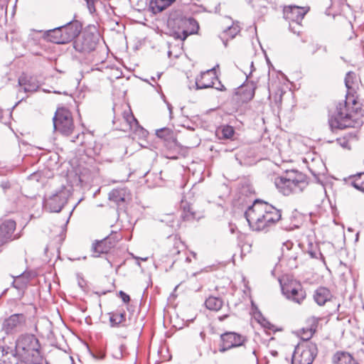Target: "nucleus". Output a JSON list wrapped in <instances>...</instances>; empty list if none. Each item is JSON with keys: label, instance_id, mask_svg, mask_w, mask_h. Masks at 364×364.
I'll return each mask as SVG.
<instances>
[{"label": "nucleus", "instance_id": "f257e3e1", "mask_svg": "<svg viewBox=\"0 0 364 364\" xmlns=\"http://www.w3.org/2000/svg\"><path fill=\"white\" fill-rule=\"evenodd\" d=\"M245 216L253 230L268 231L282 218V210L268 203L257 199L245 213Z\"/></svg>", "mask_w": 364, "mask_h": 364}, {"label": "nucleus", "instance_id": "f03ea898", "mask_svg": "<svg viewBox=\"0 0 364 364\" xmlns=\"http://www.w3.org/2000/svg\"><path fill=\"white\" fill-rule=\"evenodd\" d=\"M355 107H350L345 102H338L335 109L330 112L328 124L331 131L344 129L348 127H359L363 124V110L353 100Z\"/></svg>", "mask_w": 364, "mask_h": 364}, {"label": "nucleus", "instance_id": "7ed1b4c3", "mask_svg": "<svg viewBox=\"0 0 364 364\" xmlns=\"http://www.w3.org/2000/svg\"><path fill=\"white\" fill-rule=\"evenodd\" d=\"M274 183L279 192L284 196L299 193L308 185L305 175L294 170L287 171L286 176L276 177Z\"/></svg>", "mask_w": 364, "mask_h": 364}, {"label": "nucleus", "instance_id": "20e7f679", "mask_svg": "<svg viewBox=\"0 0 364 364\" xmlns=\"http://www.w3.org/2000/svg\"><path fill=\"white\" fill-rule=\"evenodd\" d=\"M82 24L78 21H70L44 32L43 37L48 41L56 44H65L77 37L82 31Z\"/></svg>", "mask_w": 364, "mask_h": 364}, {"label": "nucleus", "instance_id": "39448f33", "mask_svg": "<svg viewBox=\"0 0 364 364\" xmlns=\"http://www.w3.org/2000/svg\"><path fill=\"white\" fill-rule=\"evenodd\" d=\"M317 353V346L314 343L298 345L291 355V364H312Z\"/></svg>", "mask_w": 364, "mask_h": 364}, {"label": "nucleus", "instance_id": "423d86ee", "mask_svg": "<svg viewBox=\"0 0 364 364\" xmlns=\"http://www.w3.org/2000/svg\"><path fill=\"white\" fill-rule=\"evenodd\" d=\"M53 121L55 130L63 135H70L74 129L71 112L66 108H58L55 113Z\"/></svg>", "mask_w": 364, "mask_h": 364}, {"label": "nucleus", "instance_id": "0eeeda50", "mask_svg": "<svg viewBox=\"0 0 364 364\" xmlns=\"http://www.w3.org/2000/svg\"><path fill=\"white\" fill-rule=\"evenodd\" d=\"M70 195V190L62 186L60 190L44 200V208L50 212L59 213L67 203Z\"/></svg>", "mask_w": 364, "mask_h": 364}, {"label": "nucleus", "instance_id": "6e6552de", "mask_svg": "<svg viewBox=\"0 0 364 364\" xmlns=\"http://www.w3.org/2000/svg\"><path fill=\"white\" fill-rule=\"evenodd\" d=\"M16 348L21 349L25 353L36 356L40 354L41 344L34 335H25L17 341Z\"/></svg>", "mask_w": 364, "mask_h": 364}, {"label": "nucleus", "instance_id": "1a4fd4ad", "mask_svg": "<svg viewBox=\"0 0 364 364\" xmlns=\"http://www.w3.org/2000/svg\"><path fill=\"white\" fill-rule=\"evenodd\" d=\"M282 292L287 299L301 304L306 298V291L300 283H289L281 284Z\"/></svg>", "mask_w": 364, "mask_h": 364}, {"label": "nucleus", "instance_id": "9d476101", "mask_svg": "<svg viewBox=\"0 0 364 364\" xmlns=\"http://www.w3.org/2000/svg\"><path fill=\"white\" fill-rule=\"evenodd\" d=\"M26 316L23 314H14L6 318L2 329L6 334L21 331L26 325Z\"/></svg>", "mask_w": 364, "mask_h": 364}, {"label": "nucleus", "instance_id": "9b49d317", "mask_svg": "<svg viewBox=\"0 0 364 364\" xmlns=\"http://www.w3.org/2000/svg\"><path fill=\"white\" fill-rule=\"evenodd\" d=\"M96 46L97 41L95 36L91 33H85L73 42L74 49L83 55L95 50Z\"/></svg>", "mask_w": 364, "mask_h": 364}, {"label": "nucleus", "instance_id": "f8f14e48", "mask_svg": "<svg viewBox=\"0 0 364 364\" xmlns=\"http://www.w3.org/2000/svg\"><path fill=\"white\" fill-rule=\"evenodd\" d=\"M220 340L222 342L220 348V352H225L232 348L241 346L246 341L244 336L232 331H228L221 334Z\"/></svg>", "mask_w": 364, "mask_h": 364}, {"label": "nucleus", "instance_id": "ddd939ff", "mask_svg": "<svg viewBox=\"0 0 364 364\" xmlns=\"http://www.w3.org/2000/svg\"><path fill=\"white\" fill-rule=\"evenodd\" d=\"M130 199V193L127 188H115L109 193V200L114 203L118 209H124Z\"/></svg>", "mask_w": 364, "mask_h": 364}, {"label": "nucleus", "instance_id": "4468645a", "mask_svg": "<svg viewBox=\"0 0 364 364\" xmlns=\"http://www.w3.org/2000/svg\"><path fill=\"white\" fill-rule=\"evenodd\" d=\"M306 13L307 10L304 7L289 6L284 9V18L297 25H300Z\"/></svg>", "mask_w": 364, "mask_h": 364}, {"label": "nucleus", "instance_id": "2eb2a0df", "mask_svg": "<svg viewBox=\"0 0 364 364\" xmlns=\"http://www.w3.org/2000/svg\"><path fill=\"white\" fill-rule=\"evenodd\" d=\"M255 85L251 82L240 86L236 92L235 95L237 96V100L242 103L250 101L255 95Z\"/></svg>", "mask_w": 364, "mask_h": 364}, {"label": "nucleus", "instance_id": "dca6fc26", "mask_svg": "<svg viewBox=\"0 0 364 364\" xmlns=\"http://www.w3.org/2000/svg\"><path fill=\"white\" fill-rule=\"evenodd\" d=\"M123 119L130 129L134 130L135 132H139L142 136H146V130L139 125L137 119L131 112H124Z\"/></svg>", "mask_w": 364, "mask_h": 364}, {"label": "nucleus", "instance_id": "f3484780", "mask_svg": "<svg viewBox=\"0 0 364 364\" xmlns=\"http://www.w3.org/2000/svg\"><path fill=\"white\" fill-rule=\"evenodd\" d=\"M183 24L186 28L183 30L182 36L180 37L182 41L186 40L188 36L196 33L199 29L198 23L192 17L184 18Z\"/></svg>", "mask_w": 364, "mask_h": 364}, {"label": "nucleus", "instance_id": "a211bd4d", "mask_svg": "<svg viewBox=\"0 0 364 364\" xmlns=\"http://www.w3.org/2000/svg\"><path fill=\"white\" fill-rule=\"evenodd\" d=\"M293 243L291 242H287L284 243V247H286L287 252H285L284 249L283 251V256L287 259V265L290 269H294L297 267V257L298 253L295 251H291L293 249Z\"/></svg>", "mask_w": 364, "mask_h": 364}, {"label": "nucleus", "instance_id": "6ab92c4d", "mask_svg": "<svg viewBox=\"0 0 364 364\" xmlns=\"http://www.w3.org/2000/svg\"><path fill=\"white\" fill-rule=\"evenodd\" d=\"M18 84L25 92H36L39 87L38 82L32 77L21 76Z\"/></svg>", "mask_w": 364, "mask_h": 364}, {"label": "nucleus", "instance_id": "aec40b11", "mask_svg": "<svg viewBox=\"0 0 364 364\" xmlns=\"http://www.w3.org/2000/svg\"><path fill=\"white\" fill-rule=\"evenodd\" d=\"M333 364H358L353 355L344 351H338L333 356Z\"/></svg>", "mask_w": 364, "mask_h": 364}, {"label": "nucleus", "instance_id": "412c9836", "mask_svg": "<svg viewBox=\"0 0 364 364\" xmlns=\"http://www.w3.org/2000/svg\"><path fill=\"white\" fill-rule=\"evenodd\" d=\"M9 348L0 349V364H21L19 358L12 350L9 352Z\"/></svg>", "mask_w": 364, "mask_h": 364}, {"label": "nucleus", "instance_id": "4be33fe9", "mask_svg": "<svg viewBox=\"0 0 364 364\" xmlns=\"http://www.w3.org/2000/svg\"><path fill=\"white\" fill-rule=\"evenodd\" d=\"M176 0H152L150 2V9L154 14H158L171 6Z\"/></svg>", "mask_w": 364, "mask_h": 364}, {"label": "nucleus", "instance_id": "5701e85b", "mask_svg": "<svg viewBox=\"0 0 364 364\" xmlns=\"http://www.w3.org/2000/svg\"><path fill=\"white\" fill-rule=\"evenodd\" d=\"M112 246V245L108 238L97 241L92 246L93 252L97 254V255H95V257H98L100 254L107 253Z\"/></svg>", "mask_w": 364, "mask_h": 364}, {"label": "nucleus", "instance_id": "b1692460", "mask_svg": "<svg viewBox=\"0 0 364 364\" xmlns=\"http://www.w3.org/2000/svg\"><path fill=\"white\" fill-rule=\"evenodd\" d=\"M13 277H14L15 279L12 282V286L19 291H23L29 282L30 274L23 272L16 277L13 276Z\"/></svg>", "mask_w": 364, "mask_h": 364}, {"label": "nucleus", "instance_id": "393cba45", "mask_svg": "<svg viewBox=\"0 0 364 364\" xmlns=\"http://www.w3.org/2000/svg\"><path fill=\"white\" fill-rule=\"evenodd\" d=\"M331 292L326 287H319L318 288L314 295V298L315 301L319 305L322 306L326 304V302L330 299Z\"/></svg>", "mask_w": 364, "mask_h": 364}, {"label": "nucleus", "instance_id": "a878e982", "mask_svg": "<svg viewBox=\"0 0 364 364\" xmlns=\"http://www.w3.org/2000/svg\"><path fill=\"white\" fill-rule=\"evenodd\" d=\"M215 70V68L206 70L205 72L201 73L200 77H197L196 79V86L198 90L205 89L208 87H212L213 82L210 81L207 82H204V79L206 78L210 73H213Z\"/></svg>", "mask_w": 364, "mask_h": 364}, {"label": "nucleus", "instance_id": "bb28decb", "mask_svg": "<svg viewBox=\"0 0 364 364\" xmlns=\"http://www.w3.org/2000/svg\"><path fill=\"white\" fill-rule=\"evenodd\" d=\"M181 208L182 209L181 218L183 221H189L196 218V213L193 210L190 204L181 200Z\"/></svg>", "mask_w": 364, "mask_h": 364}, {"label": "nucleus", "instance_id": "cd10ccee", "mask_svg": "<svg viewBox=\"0 0 364 364\" xmlns=\"http://www.w3.org/2000/svg\"><path fill=\"white\" fill-rule=\"evenodd\" d=\"M252 315L256 321L263 327L271 329L272 324L263 316L257 306L252 302Z\"/></svg>", "mask_w": 364, "mask_h": 364}, {"label": "nucleus", "instance_id": "c85d7f7f", "mask_svg": "<svg viewBox=\"0 0 364 364\" xmlns=\"http://www.w3.org/2000/svg\"><path fill=\"white\" fill-rule=\"evenodd\" d=\"M126 319V313L124 311L109 313V322L112 327L118 326Z\"/></svg>", "mask_w": 364, "mask_h": 364}, {"label": "nucleus", "instance_id": "c756f323", "mask_svg": "<svg viewBox=\"0 0 364 364\" xmlns=\"http://www.w3.org/2000/svg\"><path fill=\"white\" fill-rule=\"evenodd\" d=\"M207 309L211 311H218L223 304V300L219 297L209 296L205 301Z\"/></svg>", "mask_w": 364, "mask_h": 364}, {"label": "nucleus", "instance_id": "7c9ffc66", "mask_svg": "<svg viewBox=\"0 0 364 364\" xmlns=\"http://www.w3.org/2000/svg\"><path fill=\"white\" fill-rule=\"evenodd\" d=\"M290 218L291 223L289 225H283V228L287 230H293L294 229L299 228L302 218L301 215L296 210H295L292 212Z\"/></svg>", "mask_w": 364, "mask_h": 364}, {"label": "nucleus", "instance_id": "2f4dec72", "mask_svg": "<svg viewBox=\"0 0 364 364\" xmlns=\"http://www.w3.org/2000/svg\"><path fill=\"white\" fill-rule=\"evenodd\" d=\"M218 135L222 139H231L234 134V128L229 125L223 126L220 129L217 131Z\"/></svg>", "mask_w": 364, "mask_h": 364}, {"label": "nucleus", "instance_id": "473e14b6", "mask_svg": "<svg viewBox=\"0 0 364 364\" xmlns=\"http://www.w3.org/2000/svg\"><path fill=\"white\" fill-rule=\"evenodd\" d=\"M156 135L165 141L171 140L173 136V132L168 128H161L156 131Z\"/></svg>", "mask_w": 364, "mask_h": 364}, {"label": "nucleus", "instance_id": "72a5a7b5", "mask_svg": "<svg viewBox=\"0 0 364 364\" xmlns=\"http://www.w3.org/2000/svg\"><path fill=\"white\" fill-rule=\"evenodd\" d=\"M351 185L356 189L364 192V173H359L351 181Z\"/></svg>", "mask_w": 364, "mask_h": 364}, {"label": "nucleus", "instance_id": "f704fd0d", "mask_svg": "<svg viewBox=\"0 0 364 364\" xmlns=\"http://www.w3.org/2000/svg\"><path fill=\"white\" fill-rule=\"evenodd\" d=\"M240 32L239 26H228L223 31L224 36H228L230 39H232L235 37V36Z\"/></svg>", "mask_w": 364, "mask_h": 364}, {"label": "nucleus", "instance_id": "c9c22d12", "mask_svg": "<svg viewBox=\"0 0 364 364\" xmlns=\"http://www.w3.org/2000/svg\"><path fill=\"white\" fill-rule=\"evenodd\" d=\"M161 223H166L168 226L173 228L175 226L174 216L172 214H168L159 219Z\"/></svg>", "mask_w": 364, "mask_h": 364}, {"label": "nucleus", "instance_id": "e433bc0d", "mask_svg": "<svg viewBox=\"0 0 364 364\" xmlns=\"http://www.w3.org/2000/svg\"><path fill=\"white\" fill-rule=\"evenodd\" d=\"M317 250L318 247L316 245L314 247L312 243H309V249L307 252L311 258H318V255H320L321 257H323L322 254Z\"/></svg>", "mask_w": 364, "mask_h": 364}, {"label": "nucleus", "instance_id": "4c0bfd02", "mask_svg": "<svg viewBox=\"0 0 364 364\" xmlns=\"http://www.w3.org/2000/svg\"><path fill=\"white\" fill-rule=\"evenodd\" d=\"M87 3V9L90 14H93L95 12V3L99 0H85Z\"/></svg>", "mask_w": 364, "mask_h": 364}, {"label": "nucleus", "instance_id": "58836bf2", "mask_svg": "<svg viewBox=\"0 0 364 364\" xmlns=\"http://www.w3.org/2000/svg\"><path fill=\"white\" fill-rule=\"evenodd\" d=\"M353 73L351 72H349L347 73L346 77H345V84L348 89H350L351 87V83L353 81Z\"/></svg>", "mask_w": 364, "mask_h": 364}, {"label": "nucleus", "instance_id": "ea45409f", "mask_svg": "<svg viewBox=\"0 0 364 364\" xmlns=\"http://www.w3.org/2000/svg\"><path fill=\"white\" fill-rule=\"evenodd\" d=\"M317 325H318V321L314 320V323L311 326V328H309V331L308 332L309 335H308V337L306 338V340H309L313 336V334L316 332Z\"/></svg>", "mask_w": 364, "mask_h": 364}, {"label": "nucleus", "instance_id": "a19ab883", "mask_svg": "<svg viewBox=\"0 0 364 364\" xmlns=\"http://www.w3.org/2000/svg\"><path fill=\"white\" fill-rule=\"evenodd\" d=\"M119 296L124 303L128 304L130 301V296L123 291H119Z\"/></svg>", "mask_w": 364, "mask_h": 364}, {"label": "nucleus", "instance_id": "79ce46f5", "mask_svg": "<svg viewBox=\"0 0 364 364\" xmlns=\"http://www.w3.org/2000/svg\"><path fill=\"white\" fill-rule=\"evenodd\" d=\"M320 49H321L324 53H327V48H326V46H319V45L316 44V45L313 46L312 54L313 55L315 54V53L317 50H320Z\"/></svg>", "mask_w": 364, "mask_h": 364}, {"label": "nucleus", "instance_id": "37998d69", "mask_svg": "<svg viewBox=\"0 0 364 364\" xmlns=\"http://www.w3.org/2000/svg\"><path fill=\"white\" fill-rule=\"evenodd\" d=\"M123 346H120L116 353L114 355V357L117 359H120L123 356Z\"/></svg>", "mask_w": 364, "mask_h": 364}, {"label": "nucleus", "instance_id": "c03bdc74", "mask_svg": "<svg viewBox=\"0 0 364 364\" xmlns=\"http://www.w3.org/2000/svg\"><path fill=\"white\" fill-rule=\"evenodd\" d=\"M0 186L4 189V190H6V189H9L11 187V184L9 181H3L1 182V184H0Z\"/></svg>", "mask_w": 364, "mask_h": 364}, {"label": "nucleus", "instance_id": "a18cd8bd", "mask_svg": "<svg viewBox=\"0 0 364 364\" xmlns=\"http://www.w3.org/2000/svg\"><path fill=\"white\" fill-rule=\"evenodd\" d=\"M250 68H251V72H250V73L249 74V75H247V78H248V77H250V75L252 74V73L255 70V68H254L253 62H251V63H250Z\"/></svg>", "mask_w": 364, "mask_h": 364}, {"label": "nucleus", "instance_id": "49530a36", "mask_svg": "<svg viewBox=\"0 0 364 364\" xmlns=\"http://www.w3.org/2000/svg\"><path fill=\"white\" fill-rule=\"evenodd\" d=\"M168 110H169V114H170V117H171V114H172V107L170 104H168Z\"/></svg>", "mask_w": 364, "mask_h": 364}, {"label": "nucleus", "instance_id": "de8ad7c7", "mask_svg": "<svg viewBox=\"0 0 364 364\" xmlns=\"http://www.w3.org/2000/svg\"><path fill=\"white\" fill-rule=\"evenodd\" d=\"M79 179H80V181L81 183L86 182V180L84 178V176H80Z\"/></svg>", "mask_w": 364, "mask_h": 364}, {"label": "nucleus", "instance_id": "09e8293b", "mask_svg": "<svg viewBox=\"0 0 364 364\" xmlns=\"http://www.w3.org/2000/svg\"><path fill=\"white\" fill-rule=\"evenodd\" d=\"M227 317H228V315H224V316H220V317H219V319H220V321H223V320H224L225 318H227Z\"/></svg>", "mask_w": 364, "mask_h": 364}, {"label": "nucleus", "instance_id": "8fccbe9b", "mask_svg": "<svg viewBox=\"0 0 364 364\" xmlns=\"http://www.w3.org/2000/svg\"><path fill=\"white\" fill-rule=\"evenodd\" d=\"M347 144L348 142L347 141H344L343 143H341V145L343 146V147H346L347 146Z\"/></svg>", "mask_w": 364, "mask_h": 364}, {"label": "nucleus", "instance_id": "3c124183", "mask_svg": "<svg viewBox=\"0 0 364 364\" xmlns=\"http://www.w3.org/2000/svg\"><path fill=\"white\" fill-rule=\"evenodd\" d=\"M220 38H221L222 39H223V38H224V37H222V36H221ZM223 43H224L225 46H227V41H228V39H227V40H225V41H224V40H223Z\"/></svg>", "mask_w": 364, "mask_h": 364}, {"label": "nucleus", "instance_id": "603ef678", "mask_svg": "<svg viewBox=\"0 0 364 364\" xmlns=\"http://www.w3.org/2000/svg\"><path fill=\"white\" fill-rule=\"evenodd\" d=\"M186 261L188 262H190L191 260L189 257H186Z\"/></svg>", "mask_w": 364, "mask_h": 364}, {"label": "nucleus", "instance_id": "864d4df0", "mask_svg": "<svg viewBox=\"0 0 364 364\" xmlns=\"http://www.w3.org/2000/svg\"><path fill=\"white\" fill-rule=\"evenodd\" d=\"M2 118V110L0 109V119Z\"/></svg>", "mask_w": 364, "mask_h": 364}, {"label": "nucleus", "instance_id": "5fc2aeb1", "mask_svg": "<svg viewBox=\"0 0 364 364\" xmlns=\"http://www.w3.org/2000/svg\"><path fill=\"white\" fill-rule=\"evenodd\" d=\"M141 260L143 261H146L147 259V257H145V258H140Z\"/></svg>", "mask_w": 364, "mask_h": 364}, {"label": "nucleus", "instance_id": "6e6d98bb", "mask_svg": "<svg viewBox=\"0 0 364 364\" xmlns=\"http://www.w3.org/2000/svg\"><path fill=\"white\" fill-rule=\"evenodd\" d=\"M161 75V73L157 75V78H158V79H159V78H160Z\"/></svg>", "mask_w": 364, "mask_h": 364}, {"label": "nucleus", "instance_id": "4d7b16f0", "mask_svg": "<svg viewBox=\"0 0 364 364\" xmlns=\"http://www.w3.org/2000/svg\"><path fill=\"white\" fill-rule=\"evenodd\" d=\"M225 87L223 85V86H222V88H220V90H225Z\"/></svg>", "mask_w": 364, "mask_h": 364}, {"label": "nucleus", "instance_id": "13d9d810", "mask_svg": "<svg viewBox=\"0 0 364 364\" xmlns=\"http://www.w3.org/2000/svg\"><path fill=\"white\" fill-rule=\"evenodd\" d=\"M188 129H189L190 130L193 131V128H191V127H188Z\"/></svg>", "mask_w": 364, "mask_h": 364}, {"label": "nucleus", "instance_id": "bf43d9fd", "mask_svg": "<svg viewBox=\"0 0 364 364\" xmlns=\"http://www.w3.org/2000/svg\"><path fill=\"white\" fill-rule=\"evenodd\" d=\"M267 63H270V61L268 58H267Z\"/></svg>", "mask_w": 364, "mask_h": 364}, {"label": "nucleus", "instance_id": "052dcab7", "mask_svg": "<svg viewBox=\"0 0 364 364\" xmlns=\"http://www.w3.org/2000/svg\"><path fill=\"white\" fill-rule=\"evenodd\" d=\"M193 257H196V253H194V252H193Z\"/></svg>", "mask_w": 364, "mask_h": 364}, {"label": "nucleus", "instance_id": "680f3d73", "mask_svg": "<svg viewBox=\"0 0 364 364\" xmlns=\"http://www.w3.org/2000/svg\"><path fill=\"white\" fill-rule=\"evenodd\" d=\"M289 28H290V29H291V23H289Z\"/></svg>", "mask_w": 364, "mask_h": 364}, {"label": "nucleus", "instance_id": "e2e57ef3", "mask_svg": "<svg viewBox=\"0 0 364 364\" xmlns=\"http://www.w3.org/2000/svg\"><path fill=\"white\" fill-rule=\"evenodd\" d=\"M358 233L356 234V240H358Z\"/></svg>", "mask_w": 364, "mask_h": 364}]
</instances>
